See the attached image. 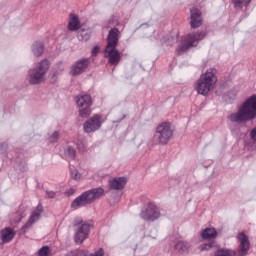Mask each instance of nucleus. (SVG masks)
Masks as SVG:
<instances>
[{
  "label": "nucleus",
  "instance_id": "5701e85b",
  "mask_svg": "<svg viewBox=\"0 0 256 256\" xmlns=\"http://www.w3.org/2000/svg\"><path fill=\"white\" fill-rule=\"evenodd\" d=\"M214 256H237V252L231 249H219L215 252Z\"/></svg>",
  "mask_w": 256,
  "mask_h": 256
},
{
  "label": "nucleus",
  "instance_id": "e433bc0d",
  "mask_svg": "<svg viewBox=\"0 0 256 256\" xmlns=\"http://www.w3.org/2000/svg\"><path fill=\"white\" fill-rule=\"evenodd\" d=\"M59 74L58 73H54L53 75H52V82L53 83H55V81H57V76H58Z\"/></svg>",
  "mask_w": 256,
  "mask_h": 256
},
{
  "label": "nucleus",
  "instance_id": "b1692460",
  "mask_svg": "<svg viewBox=\"0 0 256 256\" xmlns=\"http://www.w3.org/2000/svg\"><path fill=\"white\" fill-rule=\"evenodd\" d=\"M215 245H217L215 241H210L208 243L200 245L199 249L200 251H211V249H213Z\"/></svg>",
  "mask_w": 256,
  "mask_h": 256
},
{
  "label": "nucleus",
  "instance_id": "f03ea898",
  "mask_svg": "<svg viewBox=\"0 0 256 256\" xmlns=\"http://www.w3.org/2000/svg\"><path fill=\"white\" fill-rule=\"evenodd\" d=\"M119 35L120 32L117 28H112L108 33L104 57L108 59L110 65H119V61H121V53H119V50H117Z\"/></svg>",
  "mask_w": 256,
  "mask_h": 256
},
{
  "label": "nucleus",
  "instance_id": "0eeeda50",
  "mask_svg": "<svg viewBox=\"0 0 256 256\" xmlns=\"http://www.w3.org/2000/svg\"><path fill=\"white\" fill-rule=\"evenodd\" d=\"M76 104L79 108L80 117L87 118L91 115V105H93V99L89 94H81L77 97Z\"/></svg>",
  "mask_w": 256,
  "mask_h": 256
},
{
  "label": "nucleus",
  "instance_id": "f704fd0d",
  "mask_svg": "<svg viewBox=\"0 0 256 256\" xmlns=\"http://www.w3.org/2000/svg\"><path fill=\"white\" fill-rule=\"evenodd\" d=\"M251 139L256 142V128L252 129L251 133Z\"/></svg>",
  "mask_w": 256,
  "mask_h": 256
},
{
  "label": "nucleus",
  "instance_id": "ddd939ff",
  "mask_svg": "<svg viewBox=\"0 0 256 256\" xmlns=\"http://www.w3.org/2000/svg\"><path fill=\"white\" fill-rule=\"evenodd\" d=\"M237 239L240 243L238 249L239 256H246L249 253V247H251V243L249 242V237L245 235V233L241 232L238 234Z\"/></svg>",
  "mask_w": 256,
  "mask_h": 256
},
{
  "label": "nucleus",
  "instance_id": "a878e982",
  "mask_svg": "<svg viewBox=\"0 0 256 256\" xmlns=\"http://www.w3.org/2000/svg\"><path fill=\"white\" fill-rule=\"evenodd\" d=\"M89 33H91V31H89V30L87 32L80 30V32L78 34V39L80 41H89V37H90Z\"/></svg>",
  "mask_w": 256,
  "mask_h": 256
},
{
  "label": "nucleus",
  "instance_id": "412c9836",
  "mask_svg": "<svg viewBox=\"0 0 256 256\" xmlns=\"http://www.w3.org/2000/svg\"><path fill=\"white\" fill-rule=\"evenodd\" d=\"M45 51V48L43 47V43L41 42H35L32 46V52L35 55V57H41V54Z\"/></svg>",
  "mask_w": 256,
  "mask_h": 256
},
{
  "label": "nucleus",
  "instance_id": "c85d7f7f",
  "mask_svg": "<svg viewBox=\"0 0 256 256\" xmlns=\"http://www.w3.org/2000/svg\"><path fill=\"white\" fill-rule=\"evenodd\" d=\"M70 256H89V252L85 250H76L69 254Z\"/></svg>",
  "mask_w": 256,
  "mask_h": 256
},
{
  "label": "nucleus",
  "instance_id": "c9c22d12",
  "mask_svg": "<svg viewBox=\"0 0 256 256\" xmlns=\"http://www.w3.org/2000/svg\"><path fill=\"white\" fill-rule=\"evenodd\" d=\"M83 223V220L81 219V218H77L76 220H75V223H74V225H81Z\"/></svg>",
  "mask_w": 256,
  "mask_h": 256
},
{
  "label": "nucleus",
  "instance_id": "9b49d317",
  "mask_svg": "<svg viewBox=\"0 0 256 256\" xmlns=\"http://www.w3.org/2000/svg\"><path fill=\"white\" fill-rule=\"evenodd\" d=\"M101 125H103L101 115L96 114L84 123V131L85 133H95L101 129Z\"/></svg>",
  "mask_w": 256,
  "mask_h": 256
},
{
  "label": "nucleus",
  "instance_id": "58836bf2",
  "mask_svg": "<svg viewBox=\"0 0 256 256\" xmlns=\"http://www.w3.org/2000/svg\"><path fill=\"white\" fill-rule=\"evenodd\" d=\"M0 153L1 154H3L4 152H3V148L2 147H0Z\"/></svg>",
  "mask_w": 256,
  "mask_h": 256
},
{
  "label": "nucleus",
  "instance_id": "393cba45",
  "mask_svg": "<svg viewBox=\"0 0 256 256\" xmlns=\"http://www.w3.org/2000/svg\"><path fill=\"white\" fill-rule=\"evenodd\" d=\"M251 3V0H234V5L236 9H242V7H247Z\"/></svg>",
  "mask_w": 256,
  "mask_h": 256
},
{
  "label": "nucleus",
  "instance_id": "c756f323",
  "mask_svg": "<svg viewBox=\"0 0 256 256\" xmlns=\"http://www.w3.org/2000/svg\"><path fill=\"white\" fill-rule=\"evenodd\" d=\"M72 179H75L76 181H81V173H79L78 170H73L71 172Z\"/></svg>",
  "mask_w": 256,
  "mask_h": 256
},
{
  "label": "nucleus",
  "instance_id": "7c9ffc66",
  "mask_svg": "<svg viewBox=\"0 0 256 256\" xmlns=\"http://www.w3.org/2000/svg\"><path fill=\"white\" fill-rule=\"evenodd\" d=\"M58 140H59V132H54L49 138L50 143H57Z\"/></svg>",
  "mask_w": 256,
  "mask_h": 256
},
{
  "label": "nucleus",
  "instance_id": "72a5a7b5",
  "mask_svg": "<svg viewBox=\"0 0 256 256\" xmlns=\"http://www.w3.org/2000/svg\"><path fill=\"white\" fill-rule=\"evenodd\" d=\"M99 46H95L93 49H92V55L94 56H97L99 54Z\"/></svg>",
  "mask_w": 256,
  "mask_h": 256
},
{
  "label": "nucleus",
  "instance_id": "39448f33",
  "mask_svg": "<svg viewBox=\"0 0 256 256\" xmlns=\"http://www.w3.org/2000/svg\"><path fill=\"white\" fill-rule=\"evenodd\" d=\"M105 195V190L103 188H93L84 192L82 195L78 196L71 204L72 209H79L85 207V205H91V203L101 199Z\"/></svg>",
  "mask_w": 256,
  "mask_h": 256
},
{
  "label": "nucleus",
  "instance_id": "7ed1b4c3",
  "mask_svg": "<svg viewBox=\"0 0 256 256\" xmlns=\"http://www.w3.org/2000/svg\"><path fill=\"white\" fill-rule=\"evenodd\" d=\"M217 69L215 68H209L205 71V73H202L199 77V79L196 82V91L198 95H204L207 96L211 91L215 89V86L217 85Z\"/></svg>",
  "mask_w": 256,
  "mask_h": 256
},
{
  "label": "nucleus",
  "instance_id": "bb28decb",
  "mask_svg": "<svg viewBox=\"0 0 256 256\" xmlns=\"http://www.w3.org/2000/svg\"><path fill=\"white\" fill-rule=\"evenodd\" d=\"M39 256H51V248L49 246H43L38 251Z\"/></svg>",
  "mask_w": 256,
  "mask_h": 256
},
{
  "label": "nucleus",
  "instance_id": "20e7f679",
  "mask_svg": "<svg viewBox=\"0 0 256 256\" xmlns=\"http://www.w3.org/2000/svg\"><path fill=\"white\" fill-rule=\"evenodd\" d=\"M49 61L44 59L38 62L34 68L28 71V81L30 85H41L45 83L47 72L49 71Z\"/></svg>",
  "mask_w": 256,
  "mask_h": 256
},
{
  "label": "nucleus",
  "instance_id": "6ab92c4d",
  "mask_svg": "<svg viewBox=\"0 0 256 256\" xmlns=\"http://www.w3.org/2000/svg\"><path fill=\"white\" fill-rule=\"evenodd\" d=\"M15 237V231L12 228H5L1 231V239L3 243H11Z\"/></svg>",
  "mask_w": 256,
  "mask_h": 256
},
{
  "label": "nucleus",
  "instance_id": "4c0bfd02",
  "mask_svg": "<svg viewBox=\"0 0 256 256\" xmlns=\"http://www.w3.org/2000/svg\"><path fill=\"white\" fill-rule=\"evenodd\" d=\"M73 193H75V190L73 188H71L70 190H68L67 194L68 195H73Z\"/></svg>",
  "mask_w": 256,
  "mask_h": 256
},
{
  "label": "nucleus",
  "instance_id": "ea45409f",
  "mask_svg": "<svg viewBox=\"0 0 256 256\" xmlns=\"http://www.w3.org/2000/svg\"><path fill=\"white\" fill-rule=\"evenodd\" d=\"M6 149V146H4V150Z\"/></svg>",
  "mask_w": 256,
  "mask_h": 256
},
{
  "label": "nucleus",
  "instance_id": "f3484780",
  "mask_svg": "<svg viewBox=\"0 0 256 256\" xmlns=\"http://www.w3.org/2000/svg\"><path fill=\"white\" fill-rule=\"evenodd\" d=\"M81 27V20L76 14H70L68 18V30L69 31H79Z\"/></svg>",
  "mask_w": 256,
  "mask_h": 256
},
{
  "label": "nucleus",
  "instance_id": "f257e3e1",
  "mask_svg": "<svg viewBox=\"0 0 256 256\" xmlns=\"http://www.w3.org/2000/svg\"><path fill=\"white\" fill-rule=\"evenodd\" d=\"M256 118V95L248 98L239 108L236 113L228 116L231 123H247Z\"/></svg>",
  "mask_w": 256,
  "mask_h": 256
},
{
  "label": "nucleus",
  "instance_id": "cd10ccee",
  "mask_svg": "<svg viewBox=\"0 0 256 256\" xmlns=\"http://www.w3.org/2000/svg\"><path fill=\"white\" fill-rule=\"evenodd\" d=\"M77 148L80 153H85L87 151V143L83 140L77 142Z\"/></svg>",
  "mask_w": 256,
  "mask_h": 256
},
{
  "label": "nucleus",
  "instance_id": "2f4dec72",
  "mask_svg": "<svg viewBox=\"0 0 256 256\" xmlns=\"http://www.w3.org/2000/svg\"><path fill=\"white\" fill-rule=\"evenodd\" d=\"M91 256H105V252L103 251V248H99L96 252L91 254Z\"/></svg>",
  "mask_w": 256,
  "mask_h": 256
},
{
  "label": "nucleus",
  "instance_id": "9d476101",
  "mask_svg": "<svg viewBox=\"0 0 256 256\" xmlns=\"http://www.w3.org/2000/svg\"><path fill=\"white\" fill-rule=\"evenodd\" d=\"M91 231V224L83 223L77 227L74 234V241L77 245H81L87 237H89V232Z\"/></svg>",
  "mask_w": 256,
  "mask_h": 256
},
{
  "label": "nucleus",
  "instance_id": "2eb2a0df",
  "mask_svg": "<svg viewBox=\"0 0 256 256\" xmlns=\"http://www.w3.org/2000/svg\"><path fill=\"white\" fill-rule=\"evenodd\" d=\"M41 213H43V206L38 205L36 209L32 212L28 222L22 227L23 231H27L33 223H37L41 219Z\"/></svg>",
  "mask_w": 256,
  "mask_h": 256
},
{
  "label": "nucleus",
  "instance_id": "f8f14e48",
  "mask_svg": "<svg viewBox=\"0 0 256 256\" xmlns=\"http://www.w3.org/2000/svg\"><path fill=\"white\" fill-rule=\"evenodd\" d=\"M87 67H89V58L80 59L72 64L70 68V75H72V77H77V75L85 73V71H87Z\"/></svg>",
  "mask_w": 256,
  "mask_h": 256
},
{
  "label": "nucleus",
  "instance_id": "1a4fd4ad",
  "mask_svg": "<svg viewBox=\"0 0 256 256\" xmlns=\"http://www.w3.org/2000/svg\"><path fill=\"white\" fill-rule=\"evenodd\" d=\"M140 217L144 219V221H155L161 217V212H159V208L153 203L147 205L146 209L140 213Z\"/></svg>",
  "mask_w": 256,
  "mask_h": 256
},
{
  "label": "nucleus",
  "instance_id": "dca6fc26",
  "mask_svg": "<svg viewBox=\"0 0 256 256\" xmlns=\"http://www.w3.org/2000/svg\"><path fill=\"white\" fill-rule=\"evenodd\" d=\"M109 185L111 189H114V191H121V189H124L125 185H127V178H112L109 180Z\"/></svg>",
  "mask_w": 256,
  "mask_h": 256
},
{
  "label": "nucleus",
  "instance_id": "6e6552de",
  "mask_svg": "<svg viewBox=\"0 0 256 256\" xmlns=\"http://www.w3.org/2000/svg\"><path fill=\"white\" fill-rule=\"evenodd\" d=\"M206 36L207 33L205 32L189 34L185 41L177 48V53H183V51H187V49H191V47H197V43L205 39Z\"/></svg>",
  "mask_w": 256,
  "mask_h": 256
},
{
  "label": "nucleus",
  "instance_id": "a211bd4d",
  "mask_svg": "<svg viewBox=\"0 0 256 256\" xmlns=\"http://www.w3.org/2000/svg\"><path fill=\"white\" fill-rule=\"evenodd\" d=\"M189 249H191V244L187 241L180 240L174 245V251L179 253V255L189 253Z\"/></svg>",
  "mask_w": 256,
  "mask_h": 256
},
{
  "label": "nucleus",
  "instance_id": "aec40b11",
  "mask_svg": "<svg viewBox=\"0 0 256 256\" xmlns=\"http://www.w3.org/2000/svg\"><path fill=\"white\" fill-rule=\"evenodd\" d=\"M202 239L209 241L211 239H217V230L215 228H205L201 232Z\"/></svg>",
  "mask_w": 256,
  "mask_h": 256
},
{
  "label": "nucleus",
  "instance_id": "4468645a",
  "mask_svg": "<svg viewBox=\"0 0 256 256\" xmlns=\"http://www.w3.org/2000/svg\"><path fill=\"white\" fill-rule=\"evenodd\" d=\"M190 25L192 29H198V27H201V25H203L201 11L197 8L190 9Z\"/></svg>",
  "mask_w": 256,
  "mask_h": 256
},
{
  "label": "nucleus",
  "instance_id": "423d86ee",
  "mask_svg": "<svg viewBox=\"0 0 256 256\" xmlns=\"http://www.w3.org/2000/svg\"><path fill=\"white\" fill-rule=\"evenodd\" d=\"M173 125L170 122H162L157 126L154 133V142L158 145H167L170 139H173Z\"/></svg>",
  "mask_w": 256,
  "mask_h": 256
},
{
  "label": "nucleus",
  "instance_id": "4be33fe9",
  "mask_svg": "<svg viewBox=\"0 0 256 256\" xmlns=\"http://www.w3.org/2000/svg\"><path fill=\"white\" fill-rule=\"evenodd\" d=\"M75 155H77V151L72 146H67L64 150V158L67 161H71V159H75Z\"/></svg>",
  "mask_w": 256,
  "mask_h": 256
},
{
  "label": "nucleus",
  "instance_id": "473e14b6",
  "mask_svg": "<svg viewBox=\"0 0 256 256\" xmlns=\"http://www.w3.org/2000/svg\"><path fill=\"white\" fill-rule=\"evenodd\" d=\"M46 195L49 199H55V192L53 191H49V192H46Z\"/></svg>",
  "mask_w": 256,
  "mask_h": 256
}]
</instances>
